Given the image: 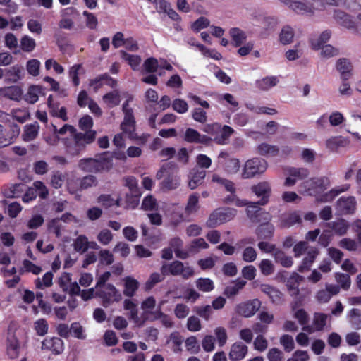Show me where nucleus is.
<instances>
[{"label":"nucleus","mask_w":361,"mask_h":361,"mask_svg":"<svg viewBox=\"0 0 361 361\" xmlns=\"http://www.w3.org/2000/svg\"><path fill=\"white\" fill-rule=\"evenodd\" d=\"M260 288L262 292L267 294L274 302H278L281 300L282 293L270 285L262 284Z\"/></svg>","instance_id":"obj_41"},{"label":"nucleus","mask_w":361,"mask_h":361,"mask_svg":"<svg viewBox=\"0 0 361 361\" xmlns=\"http://www.w3.org/2000/svg\"><path fill=\"white\" fill-rule=\"evenodd\" d=\"M336 207L342 214H353L356 209L357 201L353 196L341 197L338 200Z\"/></svg>","instance_id":"obj_20"},{"label":"nucleus","mask_w":361,"mask_h":361,"mask_svg":"<svg viewBox=\"0 0 361 361\" xmlns=\"http://www.w3.org/2000/svg\"><path fill=\"white\" fill-rule=\"evenodd\" d=\"M43 87L38 85H30L25 95V100L30 104L36 103L40 95L44 94Z\"/></svg>","instance_id":"obj_30"},{"label":"nucleus","mask_w":361,"mask_h":361,"mask_svg":"<svg viewBox=\"0 0 361 361\" xmlns=\"http://www.w3.org/2000/svg\"><path fill=\"white\" fill-rule=\"evenodd\" d=\"M183 245V241L179 238H175L170 242L171 248H173L177 257L185 259L188 257V252L181 250L180 248Z\"/></svg>","instance_id":"obj_58"},{"label":"nucleus","mask_w":361,"mask_h":361,"mask_svg":"<svg viewBox=\"0 0 361 361\" xmlns=\"http://www.w3.org/2000/svg\"><path fill=\"white\" fill-rule=\"evenodd\" d=\"M123 111L124 113V119L121 124V130L122 133L126 134L130 139H137L135 133V121L133 114V109L128 107V103L126 102L123 105Z\"/></svg>","instance_id":"obj_8"},{"label":"nucleus","mask_w":361,"mask_h":361,"mask_svg":"<svg viewBox=\"0 0 361 361\" xmlns=\"http://www.w3.org/2000/svg\"><path fill=\"white\" fill-rule=\"evenodd\" d=\"M96 179L93 176H87L78 181L74 180V176L70 175L67 179V185L69 191L74 193L78 190L87 189L96 185Z\"/></svg>","instance_id":"obj_14"},{"label":"nucleus","mask_w":361,"mask_h":361,"mask_svg":"<svg viewBox=\"0 0 361 361\" xmlns=\"http://www.w3.org/2000/svg\"><path fill=\"white\" fill-rule=\"evenodd\" d=\"M331 33L329 30L322 32L318 37L311 39V47L314 50H319L321 47L325 46L329 39L331 38Z\"/></svg>","instance_id":"obj_37"},{"label":"nucleus","mask_w":361,"mask_h":361,"mask_svg":"<svg viewBox=\"0 0 361 361\" xmlns=\"http://www.w3.org/2000/svg\"><path fill=\"white\" fill-rule=\"evenodd\" d=\"M350 142V138L348 137L334 135L326 140L325 147L331 152H337L341 148L348 147Z\"/></svg>","instance_id":"obj_19"},{"label":"nucleus","mask_w":361,"mask_h":361,"mask_svg":"<svg viewBox=\"0 0 361 361\" xmlns=\"http://www.w3.org/2000/svg\"><path fill=\"white\" fill-rule=\"evenodd\" d=\"M196 287L202 292H210L214 288V283L209 278H200L195 281Z\"/></svg>","instance_id":"obj_54"},{"label":"nucleus","mask_w":361,"mask_h":361,"mask_svg":"<svg viewBox=\"0 0 361 361\" xmlns=\"http://www.w3.org/2000/svg\"><path fill=\"white\" fill-rule=\"evenodd\" d=\"M123 293L128 298L134 296L140 286V283L138 281L132 276H126L123 278Z\"/></svg>","instance_id":"obj_25"},{"label":"nucleus","mask_w":361,"mask_h":361,"mask_svg":"<svg viewBox=\"0 0 361 361\" xmlns=\"http://www.w3.org/2000/svg\"><path fill=\"white\" fill-rule=\"evenodd\" d=\"M103 101L108 107H114L119 104L121 102V95L118 90L110 92L103 97Z\"/></svg>","instance_id":"obj_49"},{"label":"nucleus","mask_w":361,"mask_h":361,"mask_svg":"<svg viewBox=\"0 0 361 361\" xmlns=\"http://www.w3.org/2000/svg\"><path fill=\"white\" fill-rule=\"evenodd\" d=\"M348 317L354 328L361 329V312L359 310L352 309L348 313Z\"/></svg>","instance_id":"obj_64"},{"label":"nucleus","mask_w":361,"mask_h":361,"mask_svg":"<svg viewBox=\"0 0 361 361\" xmlns=\"http://www.w3.org/2000/svg\"><path fill=\"white\" fill-rule=\"evenodd\" d=\"M183 343V338L178 332H173L170 334L167 343L171 345L175 353L180 350V345Z\"/></svg>","instance_id":"obj_56"},{"label":"nucleus","mask_w":361,"mask_h":361,"mask_svg":"<svg viewBox=\"0 0 361 361\" xmlns=\"http://www.w3.org/2000/svg\"><path fill=\"white\" fill-rule=\"evenodd\" d=\"M334 18L341 26L350 30L352 33L361 35V13H359L354 18L341 10H335Z\"/></svg>","instance_id":"obj_4"},{"label":"nucleus","mask_w":361,"mask_h":361,"mask_svg":"<svg viewBox=\"0 0 361 361\" xmlns=\"http://www.w3.org/2000/svg\"><path fill=\"white\" fill-rule=\"evenodd\" d=\"M157 11L159 13H166L168 16L174 21L180 20V16L174 9L172 8L171 4L167 1L161 4Z\"/></svg>","instance_id":"obj_48"},{"label":"nucleus","mask_w":361,"mask_h":361,"mask_svg":"<svg viewBox=\"0 0 361 361\" xmlns=\"http://www.w3.org/2000/svg\"><path fill=\"white\" fill-rule=\"evenodd\" d=\"M157 319H159L161 324L166 327H172L173 325L172 319L169 315L163 313L160 307L155 310V312L153 313V317L151 319V320Z\"/></svg>","instance_id":"obj_55"},{"label":"nucleus","mask_w":361,"mask_h":361,"mask_svg":"<svg viewBox=\"0 0 361 361\" xmlns=\"http://www.w3.org/2000/svg\"><path fill=\"white\" fill-rule=\"evenodd\" d=\"M219 101L232 111H236L239 106L237 99L233 94L229 93L221 95Z\"/></svg>","instance_id":"obj_43"},{"label":"nucleus","mask_w":361,"mask_h":361,"mask_svg":"<svg viewBox=\"0 0 361 361\" xmlns=\"http://www.w3.org/2000/svg\"><path fill=\"white\" fill-rule=\"evenodd\" d=\"M334 277L340 288L345 290L350 288L351 279L348 274L336 272L334 274Z\"/></svg>","instance_id":"obj_57"},{"label":"nucleus","mask_w":361,"mask_h":361,"mask_svg":"<svg viewBox=\"0 0 361 361\" xmlns=\"http://www.w3.org/2000/svg\"><path fill=\"white\" fill-rule=\"evenodd\" d=\"M237 214L233 208H219L212 213L207 221L209 227H216L233 219Z\"/></svg>","instance_id":"obj_7"},{"label":"nucleus","mask_w":361,"mask_h":361,"mask_svg":"<svg viewBox=\"0 0 361 361\" xmlns=\"http://www.w3.org/2000/svg\"><path fill=\"white\" fill-rule=\"evenodd\" d=\"M308 175V170L305 168H290L287 171L283 185L287 188L293 187L298 180L307 178Z\"/></svg>","instance_id":"obj_15"},{"label":"nucleus","mask_w":361,"mask_h":361,"mask_svg":"<svg viewBox=\"0 0 361 361\" xmlns=\"http://www.w3.org/2000/svg\"><path fill=\"white\" fill-rule=\"evenodd\" d=\"M185 140L190 142H207L209 140L205 135H201L196 130L188 128L185 133Z\"/></svg>","instance_id":"obj_40"},{"label":"nucleus","mask_w":361,"mask_h":361,"mask_svg":"<svg viewBox=\"0 0 361 361\" xmlns=\"http://www.w3.org/2000/svg\"><path fill=\"white\" fill-rule=\"evenodd\" d=\"M257 153L263 156L274 157L279 153V149L274 145L262 143L257 146Z\"/></svg>","instance_id":"obj_51"},{"label":"nucleus","mask_w":361,"mask_h":361,"mask_svg":"<svg viewBox=\"0 0 361 361\" xmlns=\"http://www.w3.org/2000/svg\"><path fill=\"white\" fill-rule=\"evenodd\" d=\"M206 176L204 171H200L198 169H193L190 174L189 187L191 189L196 188L198 185L202 184L203 180Z\"/></svg>","instance_id":"obj_38"},{"label":"nucleus","mask_w":361,"mask_h":361,"mask_svg":"<svg viewBox=\"0 0 361 361\" xmlns=\"http://www.w3.org/2000/svg\"><path fill=\"white\" fill-rule=\"evenodd\" d=\"M268 168V164L266 160L253 157L247 160L241 173V177L244 179H250L263 174Z\"/></svg>","instance_id":"obj_5"},{"label":"nucleus","mask_w":361,"mask_h":361,"mask_svg":"<svg viewBox=\"0 0 361 361\" xmlns=\"http://www.w3.org/2000/svg\"><path fill=\"white\" fill-rule=\"evenodd\" d=\"M20 127L18 125L13 124L10 126L8 130H5L4 145L6 146L13 143L15 139L19 135Z\"/></svg>","instance_id":"obj_50"},{"label":"nucleus","mask_w":361,"mask_h":361,"mask_svg":"<svg viewBox=\"0 0 361 361\" xmlns=\"http://www.w3.org/2000/svg\"><path fill=\"white\" fill-rule=\"evenodd\" d=\"M156 307V300L154 297L149 296L145 298L141 303V309L147 319H151L153 317L154 309Z\"/></svg>","instance_id":"obj_35"},{"label":"nucleus","mask_w":361,"mask_h":361,"mask_svg":"<svg viewBox=\"0 0 361 361\" xmlns=\"http://www.w3.org/2000/svg\"><path fill=\"white\" fill-rule=\"evenodd\" d=\"M225 202H231L240 207L247 206L246 211L247 216L252 222H259L261 217L263 218L264 221L269 219V214L262 209L255 202H250L246 200L239 199L233 195L226 198Z\"/></svg>","instance_id":"obj_3"},{"label":"nucleus","mask_w":361,"mask_h":361,"mask_svg":"<svg viewBox=\"0 0 361 361\" xmlns=\"http://www.w3.org/2000/svg\"><path fill=\"white\" fill-rule=\"evenodd\" d=\"M122 59L128 63V65L134 70H138L142 59L138 55H133L126 53V51H121Z\"/></svg>","instance_id":"obj_47"},{"label":"nucleus","mask_w":361,"mask_h":361,"mask_svg":"<svg viewBox=\"0 0 361 361\" xmlns=\"http://www.w3.org/2000/svg\"><path fill=\"white\" fill-rule=\"evenodd\" d=\"M40 66L41 63L39 60L32 59L27 61L26 69L30 75L35 77L39 75Z\"/></svg>","instance_id":"obj_62"},{"label":"nucleus","mask_w":361,"mask_h":361,"mask_svg":"<svg viewBox=\"0 0 361 361\" xmlns=\"http://www.w3.org/2000/svg\"><path fill=\"white\" fill-rule=\"evenodd\" d=\"M23 94L22 89L18 86L0 87V97H6L12 100H18Z\"/></svg>","instance_id":"obj_28"},{"label":"nucleus","mask_w":361,"mask_h":361,"mask_svg":"<svg viewBox=\"0 0 361 361\" xmlns=\"http://www.w3.org/2000/svg\"><path fill=\"white\" fill-rule=\"evenodd\" d=\"M99 295L102 299L104 307H108L114 302H118L122 299L120 291L111 283L104 286V290L99 292Z\"/></svg>","instance_id":"obj_13"},{"label":"nucleus","mask_w":361,"mask_h":361,"mask_svg":"<svg viewBox=\"0 0 361 361\" xmlns=\"http://www.w3.org/2000/svg\"><path fill=\"white\" fill-rule=\"evenodd\" d=\"M317 255L318 250L316 248L311 247L309 249L305 257L303 259L301 264L298 267V271L300 272L308 271L312 267Z\"/></svg>","instance_id":"obj_29"},{"label":"nucleus","mask_w":361,"mask_h":361,"mask_svg":"<svg viewBox=\"0 0 361 361\" xmlns=\"http://www.w3.org/2000/svg\"><path fill=\"white\" fill-rule=\"evenodd\" d=\"M171 164H166L162 166L161 169L157 173V178L158 179L162 178L165 174H169L167 178H166L162 183V186L166 190L174 189L179 184V180L178 178L175 177L171 178Z\"/></svg>","instance_id":"obj_17"},{"label":"nucleus","mask_w":361,"mask_h":361,"mask_svg":"<svg viewBox=\"0 0 361 361\" xmlns=\"http://www.w3.org/2000/svg\"><path fill=\"white\" fill-rule=\"evenodd\" d=\"M52 130L55 136L53 138L46 137V142L49 145H54L59 140V135L73 137L75 128L71 125L66 124L60 129H57L56 126L52 124Z\"/></svg>","instance_id":"obj_21"},{"label":"nucleus","mask_w":361,"mask_h":361,"mask_svg":"<svg viewBox=\"0 0 361 361\" xmlns=\"http://www.w3.org/2000/svg\"><path fill=\"white\" fill-rule=\"evenodd\" d=\"M96 137V131L95 130H88L85 133H76L75 131V135H73V139L75 141V149L72 152V149L70 147H68V150L70 152L76 153L79 150H80L82 147H84L86 145L92 143Z\"/></svg>","instance_id":"obj_16"},{"label":"nucleus","mask_w":361,"mask_h":361,"mask_svg":"<svg viewBox=\"0 0 361 361\" xmlns=\"http://www.w3.org/2000/svg\"><path fill=\"white\" fill-rule=\"evenodd\" d=\"M245 284L246 282L243 280L233 281L226 288L224 293L227 297L235 295L241 289H243Z\"/></svg>","instance_id":"obj_52"},{"label":"nucleus","mask_w":361,"mask_h":361,"mask_svg":"<svg viewBox=\"0 0 361 361\" xmlns=\"http://www.w3.org/2000/svg\"><path fill=\"white\" fill-rule=\"evenodd\" d=\"M326 319V315L321 313H317L314 314L313 329H311L309 326L304 327L303 329L310 333L314 331L321 330L325 326Z\"/></svg>","instance_id":"obj_53"},{"label":"nucleus","mask_w":361,"mask_h":361,"mask_svg":"<svg viewBox=\"0 0 361 361\" xmlns=\"http://www.w3.org/2000/svg\"><path fill=\"white\" fill-rule=\"evenodd\" d=\"M39 125L35 122L27 124L24 126L22 138L25 142H30L35 140L39 133Z\"/></svg>","instance_id":"obj_31"},{"label":"nucleus","mask_w":361,"mask_h":361,"mask_svg":"<svg viewBox=\"0 0 361 361\" xmlns=\"http://www.w3.org/2000/svg\"><path fill=\"white\" fill-rule=\"evenodd\" d=\"M143 71L147 73L158 72L159 75L163 74V69L171 71L172 66L165 59H157L154 57L147 59L142 65Z\"/></svg>","instance_id":"obj_11"},{"label":"nucleus","mask_w":361,"mask_h":361,"mask_svg":"<svg viewBox=\"0 0 361 361\" xmlns=\"http://www.w3.org/2000/svg\"><path fill=\"white\" fill-rule=\"evenodd\" d=\"M247 353V347L241 342H236L231 345L229 358L232 361L243 360Z\"/></svg>","instance_id":"obj_26"},{"label":"nucleus","mask_w":361,"mask_h":361,"mask_svg":"<svg viewBox=\"0 0 361 361\" xmlns=\"http://www.w3.org/2000/svg\"><path fill=\"white\" fill-rule=\"evenodd\" d=\"M52 97L49 96L48 98V105L49 107L50 114L55 117L61 118L66 121L68 120L66 109L63 106L59 108L58 106L51 103Z\"/></svg>","instance_id":"obj_42"},{"label":"nucleus","mask_w":361,"mask_h":361,"mask_svg":"<svg viewBox=\"0 0 361 361\" xmlns=\"http://www.w3.org/2000/svg\"><path fill=\"white\" fill-rule=\"evenodd\" d=\"M233 129L226 125H220V129L219 133L215 136V141L218 144L225 145L228 142L230 136L233 133Z\"/></svg>","instance_id":"obj_36"},{"label":"nucleus","mask_w":361,"mask_h":361,"mask_svg":"<svg viewBox=\"0 0 361 361\" xmlns=\"http://www.w3.org/2000/svg\"><path fill=\"white\" fill-rule=\"evenodd\" d=\"M214 333L217 341L218 345L220 347L224 346L228 340L227 331L224 327L218 326L214 329Z\"/></svg>","instance_id":"obj_63"},{"label":"nucleus","mask_w":361,"mask_h":361,"mask_svg":"<svg viewBox=\"0 0 361 361\" xmlns=\"http://www.w3.org/2000/svg\"><path fill=\"white\" fill-rule=\"evenodd\" d=\"M251 191L259 199L258 202H255L258 207L266 205L271 195V183L266 180L260 181L251 187Z\"/></svg>","instance_id":"obj_10"},{"label":"nucleus","mask_w":361,"mask_h":361,"mask_svg":"<svg viewBox=\"0 0 361 361\" xmlns=\"http://www.w3.org/2000/svg\"><path fill=\"white\" fill-rule=\"evenodd\" d=\"M163 274H171L172 275H181L183 278L188 279L194 274L193 269L179 262L175 261L169 264H164L161 267Z\"/></svg>","instance_id":"obj_12"},{"label":"nucleus","mask_w":361,"mask_h":361,"mask_svg":"<svg viewBox=\"0 0 361 361\" xmlns=\"http://www.w3.org/2000/svg\"><path fill=\"white\" fill-rule=\"evenodd\" d=\"M26 334L24 329L20 328L16 323H11L8 330L6 353L11 359H16L21 351L20 340Z\"/></svg>","instance_id":"obj_2"},{"label":"nucleus","mask_w":361,"mask_h":361,"mask_svg":"<svg viewBox=\"0 0 361 361\" xmlns=\"http://www.w3.org/2000/svg\"><path fill=\"white\" fill-rule=\"evenodd\" d=\"M116 82L109 78L107 75H102L92 80L90 82V87H92L94 92L98 91L104 85H109L111 87L114 86Z\"/></svg>","instance_id":"obj_39"},{"label":"nucleus","mask_w":361,"mask_h":361,"mask_svg":"<svg viewBox=\"0 0 361 361\" xmlns=\"http://www.w3.org/2000/svg\"><path fill=\"white\" fill-rule=\"evenodd\" d=\"M279 82V78L275 75L267 76L256 81L257 87L262 90H269L276 86Z\"/></svg>","instance_id":"obj_34"},{"label":"nucleus","mask_w":361,"mask_h":361,"mask_svg":"<svg viewBox=\"0 0 361 361\" xmlns=\"http://www.w3.org/2000/svg\"><path fill=\"white\" fill-rule=\"evenodd\" d=\"M260 307L261 302L257 299H254L238 305L236 312L243 317H250L255 314Z\"/></svg>","instance_id":"obj_18"},{"label":"nucleus","mask_w":361,"mask_h":361,"mask_svg":"<svg viewBox=\"0 0 361 361\" xmlns=\"http://www.w3.org/2000/svg\"><path fill=\"white\" fill-rule=\"evenodd\" d=\"M336 68L344 80H348L352 75L353 66L351 61L345 58H341L336 61Z\"/></svg>","instance_id":"obj_23"},{"label":"nucleus","mask_w":361,"mask_h":361,"mask_svg":"<svg viewBox=\"0 0 361 361\" xmlns=\"http://www.w3.org/2000/svg\"><path fill=\"white\" fill-rule=\"evenodd\" d=\"M42 350L59 355L64 350L63 341L57 337L47 338L42 342Z\"/></svg>","instance_id":"obj_22"},{"label":"nucleus","mask_w":361,"mask_h":361,"mask_svg":"<svg viewBox=\"0 0 361 361\" xmlns=\"http://www.w3.org/2000/svg\"><path fill=\"white\" fill-rule=\"evenodd\" d=\"M294 35V30L291 27L284 26L279 33V41L284 45L289 44L293 42Z\"/></svg>","instance_id":"obj_45"},{"label":"nucleus","mask_w":361,"mask_h":361,"mask_svg":"<svg viewBox=\"0 0 361 361\" xmlns=\"http://www.w3.org/2000/svg\"><path fill=\"white\" fill-rule=\"evenodd\" d=\"M123 309L128 311L129 317L133 321L135 324L141 326L144 321L140 319L138 317V312L137 309V304L134 300L131 298H126L123 302Z\"/></svg>","instance_id":"obj_24"},{"label":"nucleus","mask_w":361,"mask_h":361,"mask_svg":"<svg viewBox=\"0 0 361 361\" xmlns=\"http://www.w3.org/2000/svg\"><path fill=\"white\" fill-rule=\"evenodd\" d=\"M328 121L332 127L342 125L345 121L343 114L338 111L331 112L328 116Z\"/></svg>","instance_id":"obj_61"},{"label":"nucleus","mask_w":361,"mask_h":361,"mask_svg":"<svg viewBox=\"0 0 361 361\" xmlns=\"http://www.w3.org/2000/svg\"><path fill=\"white\" fill-rule=\"evenodd\" d=\"M295 12L300 14H313L324 11L326 6H342L351 11L361 9V4L357 0H280Z\"/></svg>","instance_id":"obj_1"},{"label":"nucleus","mask_w":361,"mask_h":361,"mask_svg":"<svg viewBox=\"0 0 361 361\" xmlns=\"http://www.w3.org/2000/svg\"><path fill=\"white\" fill-rule=\"evenodd\" d=\"M111 164L104 158L99 159H84L79 161L78 167L85 172H99L108 170Z\"/></svg>","instance_id":"obj_9"},{"label":"nucleus","mask_w":361,"mask_h":361,"mask_svg":"<svg viewBox=\"0 0 361 361\" xmlns=\"http://www.w3.org/2000/svg\"><path fill=\"white\" fill-rule=\"evenodd\" d=\"M261 221L259 223L262 222V224L259 226L257 230V234L259 239H267L272 236L274 233V226L269 224L268 221H264L263 218H260Z\"/></svg>","instance_id":"obj_33"},{"label":"nucleus","mask_w":361,"mask_h":361,"mask_svg":"<svg viewBox=\"0 0 361 361\" xmlns=\"http://www.w3.org/2000/svg\"><path fill=\"white\" fill-rule=\"evenodd\" d=\"M330 185L331 180L328 177L314 178L301 183V192L308 195H315L317 193L327 189Z\"/></svg>","instance_id":"obj_6"},{"label":"nucleus","mask_w":361,"mask_h":361,"mask_svg":"<svg viewBox=\"0 0 361 361\" xmlns=\"http://www.w3.org/2000/svg\"><path fill=\"white\" fill-rule=\"evenodd\" d=\"M20 47L23 51L31 52L35 49L36 42L32 37L25 35L20 39Z\"/></svg>","instance_id":"obj_60"},{"label":"nucleus","mask_w":361,"mask_h":361,"mask_svg":"<svg viewBox=\"0 0 361 361\" xmlns=\"http://www.w3.org/2000/svg\"><path fill=\"white\" fill-rule=\"evenodd\" d=\"M273 255L275 260L277 262H279L283 267H290L293 264L292 257L285 255V254L280 250L275 251L273 253Z\"/></svg>","instance_id":"obj_59"},{"label":"nucleus","mask_w":361,"mask_h":361,"mask_svg":"<svg viewBox=\"0 0 361 361\" xmlns=\"http://www.w3.org/2000/svg\"><path fill=\"white\" fill-rule=\"evenodd\" d=\"M350 188V184L345 183L332 188L329 192L324 194L319 200L324 202H331L341 193L346 192Z\"/></svg>","instance_id":"obj_27"},{"label":"nucleus","mask_w":361,"mask_h":361,"mask_svg":"<svg viewBox=\"0 0 361 361\" xmlns=\"http://www.w3.org/2000/svg\"><path fill=\"white\" fill-rule=\"evenodd\" d=\"M327 225L336 234L339 235L345 234L349 227L348 222L344 219H338L336 221L329 223Z\"/></svg>","instance_id":"obj_46"},{"label":"nucleus","mask_w":361,"mask_h":361,"mask_svg":"<svg viewBox=\"0 0 361 361\" xmlns=\"http://www.w3.org/2000/svg\"><path fill=\"white\" fill-rule=\"evenodd\" d=\"M303 277L297 273H293L287 281V288L291 295L295 296L299 293L298 286Z\"/></svg>","instance_id":"obj_32"},{"label":"nucleus","mask_w":361,"mask_h":361,"mask_svg":"<svg viewBox=\"0 0 361 361\" xmlns=\"http://www.w3.org/2000/svg\"><path fill=\"white\" fill-rule=\"evenodd\" d=\"M229 35L232 39V42L235 47H239L244 43L247 39L244 31L237 27L231 28Z\"/></svg>","instance_id":"obj_44"}]
</instances>
